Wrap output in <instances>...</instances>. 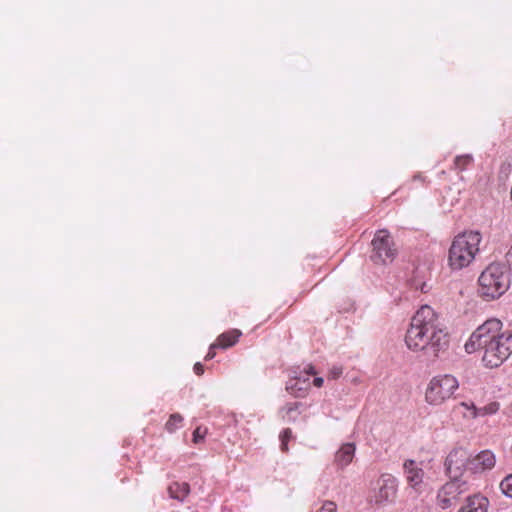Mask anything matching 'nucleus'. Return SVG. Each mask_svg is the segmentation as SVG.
I'll return each instance as SVG.
<instances>
[{
  "instance_id": "obj_13",
  "label": "nucleus",
  "mask_w": 512,
  "mask_h": 512,
  "mask_svg": "<svg viewBox=\"0 0 512 512\" xmlns=\"http://www.w3.org/2000/svg\"><path fill=\"white\" fill-rule=\"evenodd\" d=\"M309 377H298L291 380L286 389L295 397H304L310 389Z\"/></svg>"
},
{
  "instance_id": "obj_17",
  "label": "nucleus",
  "mask_w": 512,
  "mask_h": 512,
  "mask_svg": "<svg viewBox=\"0 0 512 512\" xmlns=\"http://www.w3.org/2000/svg\"><path fill=\"white\" fill-rule=\"evenodd\" d=\"M499 408H500L499 403L496 401H493V402H490L480 408L472 407L471 416H472V418H477L480 416L493 415V414L497 413Z\"/></svg>"
},
{
  "instance_id": "obj_27",
  "label": "nucleus",
  "mask_w": 512,
  "mask_h": 512,
  "mask_svg": "<svg viewBox=\"0 0 512 512\" xmlns=\"http://www.w3.org/2000/svg\"><path fill=\"white\" fill-rule=\"evenodd\" d=\"M215 348H219V346H214V343L211 344L209 351H208L207 355L205 356V360H211L215 357V355H216V353L214 351Z\"/></svg>"
},
{
  "instance_id": "obj_15",
  "label": "nucleus",
  "mask_w": 512,
  "mask_h": 512,
  "mask_svg": "<svg viewBox=\"0 0 512 512\" xmlns=\"http://www.w3.org/2000/svg\"><path fill=\"white\" fill-rule=\"evenodd\" d=\"M355 454V445L352 443L343 444L335 455V462L340 467L349 465Z\"/></svg>"
},
{
  "instance_id": "obj_7",
  "label": "nucleus",
  "mask_w": 512,
  "mask_h": 512,
  "mask_svg": "<svg viewBox=\"0 0 512 512\" xmlns=\"http://www.w3.org/2000/svg\"><path fill=\"white\" fill-rule=\"evenodd\" d=\"M397 484L396 479L392 475H383L376 482L370 501L376 505H383L391 502L396 497Z\"/></svg>"
},
{
  "instance_id": "obj_12",
  "label": "nucleus",
  "mask_w": 512,
  "mask_h": 512,
  "mask_svg": "<svg viewBox=\"0 0 512 512\" xmlns=\"http://www.w3.org/2000/svg\"><path fill=\"white\" fill-rule=\"evenodd\" d=\"M488 499L481 495H473L467 498L466 502L457 512H487Z\"/></svg>"
},
{
  "instance_id": "obj_26",
  "label": "nucleus",
  "mask_w": 512,
  "mask_h": 512,
  "mask_svg": "<svg viewBox=\"0 0 512 512\" xmlns=\"http://www.w3.org/2000/svg\"><path fill=\"white\" fill-rule=\"evenodd\" d=\"M342 374V368L340 367H333L328 372V378L329 379H338Z\"/></svg>"
},
{
  "instance_id": "obj_8",
  "label": "nucleus",
  "mask_w": 512,
  "mask_h": 512,
  "mask_svg": "<svg viewBox=\"0 0 512 512\" xmlns=\"http://www.w3.org/2000/svg\"><path fill=\"white\" fill-rule=\"evenodd\" d=\"M403 474L407 485L417 493H422L426 488L425 472L420 462L407 459L403 463Z\"/></svg>"
},
{
  "instance_id": "obj_30",
  "label": "nucleus",
  "mask_w": 512,
  "mask_h": 512,
  "mask_svg": "<svg viewBox=\"0 0 512 512\" xmlns=\"http://www.w3.org/2000/svg\"><path fill=\"white\" fill-rule=\"evenodd\" d=\"M323 383H324V380H323V378H322V377H316V378L313 380V384H314V386H316V387H318V388L322 387Z\"/></svg>"
},
{
  "instance_id": "obj_25",
  "label": "nucleus",
  "mask_w": 512,
  "mask_h": 512,
  "mask_svg": "<svg viewBox=\"0 0 512 512\" xmlns=\"http://www.w3.org/2000/svg\"><path fill=\"white\" fill-rule=\"evenodd\" d=\"M459 406L463 407L464 409H466V412L463 414V416L465 418L473 419L472 416H471L472 407H476L473 402H461L459 404Z\"/></svg>"
},
{
  "instance_id": "obj_4",
  "label": "nucleus",
  "mask_w": 512,
  "mask_h": 512,
  "mask_svg": "<svg viewBox=\"0 0 512 512\" xmlns=\"http://www.w3.org/2000/svg\"><path fill=\"white\" fill-rule=\"evenodd\" d=\"M479 294L485 300H494L503 295L510 286L507 269L500 263L489 264L478 278Z\"/></svg>"
},
{
  "instance_id": "obj_5",
  "label": "nucleus",
  "mask_w": 512,
  "mask_h": 512,
  "mask_svg": "<svg viewBox=\"0 0 512 512\" xmlns=\"http://www.w3.org/2000/svg\"><path fill=\"white\" fill-rule=\"evenodd\" d=\"M459 389L458 379L451 374H439L432 377L425 388L424 399L430 406H441Z\"/></svg>"
},
{
  "instance_id": "obj_20",
  "label": "nucleus",
  "mask_w": 512,
  "mask_h": 512,
  "mask_svg": "<svg viewBox=\"0 0 512 512\" xmlns=\"http://www.w3.org/2000/svg\"><path fill=\"white\" fill-rule=\"evenodd\" d=\"M299 407H300L299 402L286 404L281 410V412L283 413V415H282L283 419H286L288 421H295L296 418L292 416V413L297 411L299 409Z\"/></svg>"
},
{
  "instance_id": "obj_3",
  "label": "nucleus",
  "mask_w": 512,
  "mask_h": 512,
  "mask_svg": "<svg viewBox=\"0 0 512 512\" xmlns=\"http://www.w3.org/2000/svg\"><path fill=\"white\" fill-rule=\"evenodd\" d=\"M482 234L477 230H466L456 235L448 251V266L452 270L468 267L480 251Z\"/></svg>"
},
{
  "instance_id": "obj_31",
  "label": "nucleus",
  "mask_w": 512,
  "mask_h": 512,
  "mask_svg": "<svg viewBox=\"0 0 512 512\" xmlns=\"http://www.w3.org/2000/svg\"><path fill=\"white\" fill-rule=\"evenodd\" d=\"M306 377L309 375H315L316 371L314 370L313 366H308L307 369H305Z\"/></svg>"
},
{
  "instance_id": "obj_11",
  "label": "nucleus",
  "mask_w": 512,
  "mask_h": 512,
  "mask_svg": "<svg viewBox=\"0 0 512 512\" xmlns=\"http://www.w3.org/2000/svg\"><path fill=\"white\" fill-rule=\"evenodd\" d=\"M495 463V455L489 450H484L479 454L470 457V462H468V470L473 473H481L492 469L495 466Z\"/></svg>"
},
{
  "instance_id": "obj_16",
  "label": "nucleus",
  "mask_w": 512,
  "mask_h": 512,
  "mask_svg": "<svg viewBox=\"0 0 512 512\" xmlns=\"http://www.w3.org/2000/svg\"><path fill=\"white\" fill-rule=\"evenodd\" d=\"M171 498L183 501L190 493V486L186 482H173L168 487Z\"/></svg>"
},
{
  "instance_id": "obj_28",
  "label": "nucleus",
  "mask_w": 512,
  "mask_h": 512,
  "mask_svg": "<svg viewBox=\"0 0 512 512\" xmlns=\"http://www.w3.org/2000/svg\"><path fill=\"white\" fill-rule=\"evenodd\" d=\"M193 370L196 375L201 376L204 373V366L200 362H197L195 363Z\"/></svg>"
},
{
  "instance_id": "obj_19",
  "label": "nucleus",
  "mask_w": 512,
  "mask_h": 512,
  "mask_svg": "<svg viewBox=\"0 0 512 512\" xmlns=\"http://www.w3.org/2000/svg\"><path fill=\"white\" fill-rule=\"evenodd\" d=\"M182 422L183 417L179 413L171 414L165 424V428L168 432L173 433L181 426Z\"/></svg>"
},
{
  "instance_id": "obj_2",
  "label": "nucleus",
  "mask_w": 512,
  "mask_h": 512,
  "mask_svg": "<svg viewBox=\"0 0 512 512\" xmlns=\"http://www.w3.org/2000/svg\"><path fill=\"white\" fill-rule=\"evenodd\" d=\"M467 353L482 350V363L487 368L501 366L512 354V330H503L496 318L486 320L465 343Z\"/></svg>"
},
{
  "instance_id": "obj_1",
  "label": "nucleus",
  "mask_w": 512,
  "mask_h": 512,
  "mask_svg": "<svg viewBox=\"0 0 512 512\" xmlns=\"http://www.w3.org/2000/svg\"><path fill=\"white\" fill-rule=\"evenodd\" d=\"M404 341L410 351L432 358H438L449 347L446 328L429 305H422L412 316Z\"/></svg>"
},
{
  "instance_id": "obj_6",
  "label": "nucleus",
  "mask_w": 512,
  "mask_h": 512,
  "mask_svg": "<svg viewBox=\"0 0 512 512\" xmlns=\"http://www.w3.org/2000/svg\"><path fill=\"white\" fill-rule=\"evenodd\" d=\"M397 254L398 249L390 232L386 229L376 231L371 241L370 260L375 265H387L394 261Z\"/></svg>"
},
{
  "instance_id": "obj_24",
  "label": "nucleus",
  "mask_w": 512,
  "mask_h": 512,
  "mask_svg": "<svg viewBox=\"0 0 512 512\" xmlns=\"http://www.w3.org/2000/svg\"><path fill=\"white\" fill-rule=\"evenodd\" d=\"M317 512H337V505L332 501H325Z\"/></svg>"
},
{
  "instance_id": "obj_22",
  "label": "nucleus",
  "mask_w": 512,
  "mask_h": 512,
  "mask_svg": "<svg viewBox=\"0 0 512 512\" xmlns=\"http://www.w3.org/2000/svg\"><path fill=\"white\" fill-rule=\"evenodd\" d=\"M502 492L512 498V474L506 476L500 483Z\"/></svg>"
},
{
  "instance_id": "obj_14",
  "label": "nucleus",
  "mask_w": 512,
  "mask_h": 512,
  "mask_svg": "<svg viewBox=\"0 0 512 512\" xmlns=\"http://www.w3.org/2000/svg\"><path fill=\"white\" fill-rule=\"evenodd\" d=\"M241 335L242 332L239 329L228 330L217 337L214 346H219L222 349L232 347L238 342Z\"/></svg>"
},
{
  "instance_id": "obj_9",
  "label": "nucleus",
  "mask_w": 512,
  "mask_h": 512,
  "mask_svg": "<svg viewBox=\"0 0 512 512\" xmlns=\"http://www.w3.org/2000/svg\"><path fill=\"white\" fill-rule=\"evenodd\" d=\"M463 486V483L456 480L445 483L437 494L438 505L442 509L455 505L464 492Z\"/></svg>"
},
{
  "instance_id": "obj_29",
  "label": "nucleus",
  "mask_w": 512,
  "mask_h": 512,
  "mask_svg": "<svg viewBox=\"0 0 512 512\" xmlns=\"http://www.w3.org/2000/svg\"><path fill=\"white\" fill-rule=\"evenodd\" d=\"M506 261L509 264L510 268L512 269V246L510 247V249L506 253Z\"/></svg>"
},
{
  "instance_id": "obj_18",
  "label": "nucleus",
  "mask_w": 512,
  "mask_h": 512,
  "mask_svg": "<svg viewBox=\"0 0 512 512\" xmlns=\"http://www.w3.org/2000/svg\"><path fill=\"white\" fill-rule=\"evenodd\" d=\"M473 163V157L470 154L456 156L453 162V169L458 172L465 171Z\"/></svg>"
},
{
  "instance_id": "obj_10",
  "label": "nucleus",
  "mask_w": 512,
  "mask_h": 512,
  "mask_svg": "<svg viewBox=\"0 0 512 512\" xmlns=\"http://www.w3.org/2000/svg\"><path fill=\"white\" fill-rule=\"evenodd\" d=\"M468 462L470 457L467 451L463 448H455L448 454L445 465L447 471L457 477L464 469L468 470Z\"/></svg>"
},
{
  "instance_id": "obj_23",
  "label": "nucleus",
  "mask_w": 512,
  "mask_h": 512,
  "mask_svg": "<svg viewBox=\"0 0 512 512\" xmlns=\"http://www.w3.org/2000/svg\"><path fill=\"white\" fill-rule=\"evenodd\" d=\"M207 434V428L197 427L193 432V442L198 444L202 442Z\"/></svg>"
},
{
  "instance_id": "obj_21",
  "label": "nucleus",
  "mask_w": 512,
  "mask_h": 512,
  "mask_svg": "<svg viewBox=\"0 0 512 512\" xmlns=\"http://www.w3.org/2000/svg\"><path fill=\"white\" fill-rule=\"evenodd\" d=\"M292 438V430L290 428L284 429L280 434V441H281V450L283 452H288V443L290 439Z\"/></svg>"
}]
</instances>
